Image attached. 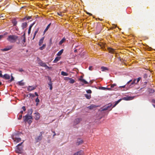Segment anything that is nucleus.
<instances>
[{"instance_id":"1","label":"nucleus","mask_w":155,"mask_h":155,"mask_svg":"<svg viewBox=\"0 0 155 155\" xmlns=\"http://www.w3.org/2000/svg\"><path fill=\"white\" fill-rule=\"evenodd\" d=\"M18 37L15 35H10L7 38V40L11 43H14L18 39Z\"/></svg>"},{"instance_id":"2","label":"nucleus","mask_w":155,"mask_h":155,"mask_svg":"<svg viewBox=\"0 0 155 155\" xmlns=\"http://www.w3.org/2000/svg\"><path fill=\"white\" fill-rule=\"evenodd\" d=\"M23 118L24 119V121L25 122H28V123L30 124L32 122V121L30 119H33L32 115H29L28 114H26L25 116L23 117Z\"/></svg>"},{"instance_id":"3","label":"nucleus","mask_w":155,"mask_h":155,"mask_svg":"<svg viewBox=\"0 0 155 155\" xmlns=\"http://www.w3.org/2000/svg\"><path fill=\"white\" fill-rule=\"evenodd\" d=\"M134 98V97L130 96H127L123 97L122 99H120L118 100L117 101H116L115 103L116 105H117L122 100L125 101H129L132 100Z\"/></svg>"},{"instance_id":"4","label":"nucleus","mask_w":155,"mask_h":155,"mask_svg":"<svg viewBox=\"0 0 155 155\" xmlns=\"http://www.w3.org/2000/svg\"><path fill=\"white\" fill-rule=\"evenodd\" d=\"M134 98V97L130 96H127L123 97L122 99H120L118 100L117 101H116L115 103L116 105H117L122 100L125 101H129L132 100Z\"/></svg>"},{"instance_id":"5","label":"nucleus","mask_w":155,"mask_h":155,"mask_svg":"<svg viewBox=\"0 0 155 155\" xmlns=\"http://www.w3.org/2000/svg\"><path fill=\"white\" fill-rule=\"evenodd\" d=\"M18 134H14L12 135V138L16 143L19 142L21 140V139L18 138Z\"/></svg>"},{"instance_id":"6","label":"nucleus","mask_w":155,"mask_h":155,"mask_svg":"<svg viewBox=\"0 0 155 155\" xmlns=\"http://www.w3.org/2000/svg\"><path fill=\"white\" fill-rule=\"evenodd\" d=\"M23 142L19 143L16 146L15 148V151L17 153H19L22 151L23 149V147L21 146V144L23 143Z\"/></svg>"},{"instance_id":"7","label":"nucleus","mask_w":155,"mask_h":155,"mask_svg":"<svg viewBox=\"0 0 155 155\" xmlns=\"http://www.w3.org/2000/svg\"><path fill=\"white\" fill-rule=\"evenodd\" d=\"M112 106V104H109L108 105H107L103 107L102 108V110L104 111L109 110Z\"/></svg>"},{"instance_id":"8","label":"nucleus","mask_w":155,"mask_h":155,"mask_svg":"<svg viewBox=\"0 0 155 155\" xmlns=\"http://www.w3.org/2000/svg\"><path fill=\"white\" fill-rule=\"evenodd\" d=\"M36 87V86H29L27 87V91H31L35 89Z\"/></svg>"},{"instance_id":"9","label":"nucleus","mask_w":155,"mask_h":155,"mask_svg":"<svg viewBox=\"0 0 155 155\" xmlns=\"http://www.w3.org/2000/svg\"><path fill=\"white\" fill-rule=\"evenodd\" d=\"M107 50L109 53L111 54L115 53V50L111 48L108 47L107 48Z\"/></svg>"},{"instance_id":"10","label":"nucleus","mask_w":155,"mask_h":155,"mask_svg":"<svg viewBox=\"0 0 155 155\" xmlns=\"http://www.w3.org/2000/svg\"><path fill=\"white\" fill-rule=\"evenodd\" d=\"M82 120L81 118H77L74 121V124H79Z\"/></svg>"},{"instance_id":"11","label":"nucleus","mask_w":155,"mask_h":155,"mask_svg":"<svg viewBox=\"0 0 155 155\" xmlns=\"http://www.w3.org/2000/svg\"><path fill=\"white\" fill-rule=\"evenodd\" d=\"M39 64L42 67H45V68H46L48 69H49L50 68L46 64H45V63L43 62L42 61H41L39 63Z\"/></svg>"},{"instance_id":"12","label":"nucleus","mask_w":155,"mask_h":155,"mask_svg":"<svg viewBox=\"0 0 155 155\" xmlns=\"http://www.w3.org/2000/svg\"><path fill=\"white\" fill-rule=\"evenodd\" d=\"M12 48V46L10 45V46H9L7 47L6 48H4L2 49V51H7L10 50Z\"/></svg>"},{"instance_id":"13","label":"nucleus","mask_w":155,"mask_h":155,"mask_svg":"<svg viewBox=\"0 0 155 155\" xmlns=\"http://www.w3.org/2000/svg\"><path fill=\"white\" fill-rule=\"evenodd\" d=\"M35 119L36 120H38L40 118V114L38 112L35 113Z\"/></svg>"},{"instance_id":"14","label":"nucleus","mask_w":155,"mask_h":155,"mask_svg":"<svg viewBox=\"0 0 155 155\" xmlns=\"http://www.w3.org/2000/svg\"><path fill=\"white\" fill-rule=\"evenodd\" d=\"M136 79H134L133 81H132V82H131L130 85L128 87L129 88H131V87H133V86H134V85L135 84H137L136 83Z\"/></svg>"},{"instance_id":"15","label":"nucleus","mask_w":155,"mask_h":155,"mask_svg":"<svg viewBox=\"0 0 155 155\" xmlns=\"http://www.w3.org/2000/svg\"><path fill=\"white\" fill-rule=\"evenodd\" d=\"M42 136L40 135L39 136L36 137L35 139L37 142H38L42 140Z\"/></svg>"},{"instance_id":"16","label":"nucleus","mask_w":155,"mask_h":155,"mask_svg":"<svg viewBox=\"0 0 155 155\" xmlns=\"http://www.w3.org/2000/svg\"><path fill=\"white\" fill-rule=\"evenodd\" d=\"M66 41V39L65 37H64L62 39L59 41V45H61L63 43L65 42Z\"/></svg>"},{"instance_id":"17","label":"nucleus","mask_w":155,"mask_h":155,"mask_svg":"<svg viewBox=\"0 0 155 155\" xmlns=\"http://www.w3.org/2000/svg\"><path fill=\"white\" fill-rule=\"evenodd\" d=\"M73 155H83V151L80 150L77 152L74 153Z\"/></svg>"},{"instance_id":"18","label":"nucleus","mask_w":155,"mask_h":155,"mask_svg":"<svg viewBox=\"0 0 155 155\" xmlns=\"http://www.w3.org/2000/svg\"><path fill=\"white\" fill-rule=\"evenodd\" d=\"M44 37H42L39 40L38 45L39 46H41L42 44L43 43V41L44 39Z\"/></svg>"},{"instance_id":"19","label":"nucleus","mask_w":155,"mask_h":155,"mask_svg":"<svg viewBox=\"0 0 155 155\" xmlns=\"http://www.w3.org/2000/svg\"><path fill=\"white\" fill-rule=\"evenodd\" d=\"M3 78L6 79H9L10 78V76L7 74H5L3 75Z\"/></svg>"},{"instance_id":"20","label":"nucleus","mask_w":155,"mask_h":155,"mask_svg":"<svg viewBox=\"0 0 155 155\" xmlns=\"http://www.w3.org/2000/svg\"><path fill=\"white\" fill-rule=\"evenodd\" d=\"M83 142V141L82 140L80 139H78L77 140L76 144L78 145H79L82 144Z\"/></svg>"},{"instance_id":"21","label":"nucleus","mask_w":155,"mask_h":155,"mask_svg":"<svg viewBox=\"0 0 155 155\" xmlns=\"http://www.w3.org/2000/svg\"><path fill=\"white\" fill-rule=\"evenodd\" d=\"M35 24V22H34L32 24H31V25L30 26L28 31V34H30V33L31 28Z\"/></svg>"},{"instance_id":"22","label":"nucleus","mask_w":155,"mask_h":155,"mask_svg":"<svg viewBox=\"0 0 155 155\" xmlns=\"http://www.w3.org/2000/svg\"><path fill=\"white\" fill-rule=\"evenodd\" d=\"M27 23L26 22H25L22 23L21 24V27L23 29H24L25 28L27 27Z\"/></svg>"},{"instance_id":"23","label":"nucleus","mask_w":155,"mask_h":155,"mask_svg":"<svg viewBox=\"0 0 155 155\" xmlns=\"http://www.w3.org/2000/svg\"><path fill=\"white\" fill-rule=\"evenodd\" d=\"M33 110L32 109H29L28 110V113L27 114L29 115H31L32 113Z\"/></svg>"},{"instance_id":"24","label":"nucleus","mask_w":155,"mask_h":155,"mask_svg":"<svg viewBox=\"0 0 155 155\" xmlns=\"http://www.w3.org/2000/svg\"><path fill=\"white\" fill-rule=\"evenodd\" d=\"M79 80L81 81L84 83L85 84H87L88 83L83 78H80Z\"/></svg>"},{"instance_id":"25","label":"nucleus","mask_w":155,"mask_h":155,"mask_svg":"<svg viewBox=\"0 0 155 155\" xmlns=\"http://www.w3.org/2000/svg\"><path fill=\"white\" fill-rule=\"evenodd\" d=\"M101 69L102 71H108V69L107 68L104 66L102 67L101 68Z\"/></svg>"},{"instance_id":"26","label":"nucleus","mask_w":155,"mask_h":155,"mask_svg":"<svg viewBox=\"0 0 155 155\" xmlns=\"http://www.w3.org/2000/svg\"><path fill=\"white\" fill-rule=\"evenodd\" d=\"M64 51V50L63 49H61L60 51H59L58 53L57 54V55L58 56H60L63 53Z\"/></svg>"},{"instance_id":"27","label":"nucleus","mask_w":155,"mask_h":155,"mask_svg":"<svg viewBox=\"0 0 155 155\" xmlns=\"http://www.w3.org/2000/svg\"><path fill=\"white\" fill-rule=\"evenodd\" d=\"M61 75L64 76H67L68 75V74L63 71H62L61 73Z\"/></svg>"},{"instance_id":"28","label":"nucleus","mask_w":155,"mask_h":155,"mask_svg":"<svg viewBox=\"0 0 155 155\" xmlns=\"http://www.w3.org/2000/svg\"><path fill=\"white\" fill-rule=\"evenodd\" d=\"M48 80L50 81L48 83V84L50 86H52V83L51 81V78L50 77H48Z\"/></svg>"},{"instance_id":"29","label":"nucleus","mask_w":155,"mask_h":155,"mask_svg":"<svg viewBox=\"0 0 155 155\" xmlns=\"http://www.w3.org/2000/svg\"><path fill=\"white\" fill-rule=\"evenodd\" d=\"M60 57H57L55 58V59H54L53 61V62L54 63H56L57 62H58L60 60Z\"/></svg>"},{"instance_id":"30","label":"nucleus","mask_w":155,"mask_h":155,"mask_svg":"<svg viewBox=\"0 0 155 155\" xmlns=\"http://www.w3.org/2000/svg\"><path fill=\"white\" fill-rule=\"evenodd\" d=\"M12 22L14 26L16 25L17 23V21L15 19L13 20Z\"/></svg>"},{"instance_id":"31","label":"nucleus","mask_w":155,"mask_h":155,"mask_svg":"<svg viewBox=\"0 0 155 155\" xmlns=\"http://www.w3.org/2000/svg\"><path fill=\"white\" fill-rule=\"evenodd\" d=\"M69 83L71 84H73L75 82V81L74 80L72 79L71 78H70V79H69Z\"/></svg>"},{"instance_id":"32","label":"nucleus","mask_w":155,"mask_h":155,"mask_svg":"<svg viewBox=\"0 0 155 155\" xmlns=\"http://www.w3.org/2000/svg\"><path fill=\"white\" fill-rule=\"evenodd\" d=\"M85 97L88 99H90L91 98V95L90 94H85Z\"/></svg>"},{"instance_id":"33","label":"nucleus","mask_w":155,"mask_h":155,"mask_svg":"<svg viewBox=\"0 0 155 155\" xmlns=\"http://www.w3.org/2000/svg\"><path fill=\"white\" fill-rule=\"evenodd\" d=\"M46 46V44H44L42 46L40 47L39 48V49L41 50H42L45 48Z\"/></svg>"},{"instance_id":"34","label":"nucleus","mask_w":155,"mask_h":155,"mask_svg":"<svg viewBox=\"0 0 155 155\" xmlns=\"http://www.w3.org/2000/svg\"><path fill=\"white\" fill-rule=\"evenodd\" d=\"M23 37V39L22 40V42L23 43V44H24V43H25L26 41V38L25 37V34H24L22 36Z\"/></svg>"},{"instance_id":"35","label":"nucleus","mask_w":155,"mask_h":155,"mask_svg":"<svg viewBox=\"0 0 155 155\" xmlns=\"http://www.w3.org/2000/svg\"><path fill=\"white\" fill-rule=\"evenodd\" d=\"M50 25L51 24H49L46 27V28L44 30V33H45L48 30V29L49 28L50 26Z\"/></svg>"},{"instance_id":"36","label":"nucleus","mask_w":155,"mask_h":155,"mask_svg":"<svg viewBox=\"0 0 155 155\" xmlns=\"http://www.w3.org/2000/svg\"><path fill=\"white\" fill-rule=\"evenodd\" d=\"M95 107L94 105H91L87 107V108H89L90 109H92L93 108H95Z\"/></svg>"},{"instance_id":"37","label":"nucleus","mask_w":155,"mask_h":155,"mask_svg":"<svg viewBox=\"0 0 155 155\" xmlns=\"http://www.w3.org/2000/svg\"><path fill=\"white\" fill-rule=\"evenodd\" d=\"M18 83L19 85L20 86H24V83L23 82H22V81H19Z\"/></svg>"},{"instance_id":"38","label":"nucleus","mask_w":155,"mask_h":155,"mask_svg":"<svg viewBox=\"0 0 155 155\" xmlns=\"http://www.w3.org/2000/svg\"><path fill=\"white\" fill-rule=\"evenodd\" d=\"M149 93H153L154 92V91L152 89H150L149 90Z\"/></svg>"},{"instance_id":"39","label":"nucleus","mask_w":155,"mask_h":155,"mask_svg":"<svg viewBox=\"0 0 155 155\" xmlns=\"http://www.w3.org/2000/svg\"><path fill=\"white\" fill-rule=\"evenodd\" d=\"M70 78L67 77H64V80L65 81H68L70 79Z\"/></svg>"},{"instance_id":"40","label":"nucleus","mask_w":155,"mask_h":155,"mask_svg":"<svg viewBox=\"0 0 155 155\" xmlns=\"http://www.w3.org/2000/svg\"><path fill=\"white\" fill-rule=\"evenodd\" d=\"M86 92L87 93L91 94L92 93V91L91 90H88L86 91Z\"/></svg>"},{"instance_id":"41","label":"nucleus","mask_w":155,"mask_h":155,"mask_svg":"<svg viewBox=\"0 0 155 155\" xmlns=\"http://www.w3.org/2000/svg\"><path fill=\"white\" fill-rule=\"evenodd\" d=\"M38 30H39V28H38L36 29V30L35 31V32L34 33V35H36V34H37V33L38 32Z\"/></svg>"},{"instance_id":"42","label":"nucleus","mask_w":155,"mask_h":155,"mask_svg":"<svg viewBox=\"0 0 155 155\" xmlns=\"http://www.w3.org/2000/svg\"><path fill=\"white\" fill-rule=\"evenodd\" d=\"M39 100L38 98V97L35 99V102H37V103H38L39 102Z\"/></svg>"},{"instance_id":"43","label":"nucleus","mask_w":155,"mask_h":155,"mask_svg":"<svg viewBox=\"0 0 155 155\" xmlns=\"http://www.w3.org/2000/svg\"><path fill=\"white\" fill-rule=\"evenodd\" d=\"M141 79V78H140V77H139L138 78H137L136 83L137 84L138 83L139 81H140V80Z\"/></svg>"},{"instance_id":"44","label":"nucleus","mask_w":155,"mask_h":155,"mask_svg":"<svg viewBox=\"0 0 155 155\" xmlns=\"http://www.w3.org/2000/svg\"><path fill=\"white\" fill-rule=\"evenodd\" d=\"M13 80H14V78L12 76H11V79L9 81L10 82H11Z\"/></svg>"},{"instance_id":"45","label":"nucleus","mask_w":155,"mask_h":155,"mask_svg":"<svg viewBox=\"0 0 155 155\" xmlns=\"http://www.w3.org/2000/svg\"><path fill=\"white\" fill-rule=\"evenodd\" d=\"M116 86V84H112L111 85V87L113 88L114 86Z\"/></svg>"},{"instance_id":"46","label":"nucleus","mask_w":155,"mask_h":155,"mask_svg":"<svg viewBox=\"0 0 155 155\" xmlns=\"http://www.w3.org/2000/svg\"><path fill=\"white\" fill-rule=\"evenodd\" d=\"M89 69L90 71H92L93 70V67L92 66H90L89 67Z\"/></svg>"},{"instance_id":"47","label":"nucleus","mask_w":155,"mask_h":155,"mask_svg":"<svg viewBox=\"0 0 155 155\" xmlns=\"http://www.w3.org/2000/svg\"><path fill=\"white\" fill-rule=\"evenodd\" d=\"M29 95L30 96L32 97H35V95L33 94H32L30 93L29 94Z\"/></svg>"},{"instance_id":"48","label":"nucleus","mask_w":155,"mask_h":155,"mask_svg":"<svg viewBox=\"0 0 155 155\" xmlns=\"http://www.w3.org/2000/svg\"><path fill=\"white\" fill-rule=\"evenodd\" d=\"M22 115L21 114L19 115V116L18 119V120H20L22 118Z\"/></svg>"},{"instance_id":"49","label":"nucleus","mask_w":155,"mask_h":155,"mask_svg":"<svg viewBox=\"0 0 155 155\" xmlns=\"http://www.w3.org/2000/svg\"><path fill=\"white\" fill-rule=\"evenodd\" d=\"M132 80H130L129 81H128L126 84V85H128V84H129L130 83V82H131L132 81Z\"/></svg>"},{"instance_id":"50","label":"nucleus","mask_w":155,"mask_h":155,"mask_svg":"<svg viewBox=\"0 0 155 155\" xmlns=\"http://www.w3.org/2000/svg\"><path fill=\"white\" fill-rule=\"evenodd\" d=\"M18 71L19 72H22L24 71V70L22 68H20L18 69Z\"/></svg>"},{"instance_id":"51","label":"nucleus","mask_w":155,"mask_h":155,"mask_svg":"<svg viewBox=\"0 0 155 155\" xmlns=\"http://www.w3.org/2000/svg\"><path fill=\"white\" fill-rule=\"evenodd\" d=\"M22 109L23 110V111H25L26 110L25 107V106H23L22 107Z\"/></svg>"},{"instance_id":"52","label":"nucleus","mask_w":155,"mask_h":155,"mask_svg":"<svg viewBox=\"0 0 155 155\" xmlns=\"http://www.w3.org/2000/svg\"><path fill=\"white\" fill-rule=\"evenodd\" d=\"M101 89L103 90H106V87H101Z\"/></svg>"},{"instance_id":"53","label":"nucleus","mask_w":155,"mask_h":155,"mask_svg":"<svg viewBox=\"0 0 155 155\" xmlns=\"http://www.w3.org/2000/svg\"><path fill=\"white\" fill-rule=\"evenodd\" d=\"M44 131H41L40 132V135L42 136V134H44Z\"/></svg>"},{"instance_id":"54","label":"nucleus","mask_w":155,"mask_h":155,"mask_svg":"<svg viewBox=\"0 0 155 155\" xmlns=\"http://www.w3.org/2000/svg\"><path fill=\"white\" fill-rule=\"evenodd\" d=\"M1 72H2L0 71V77H2L3 78V75H2Z\"/></svg>"},{"instance_id":"55","label":"nucleus","mask_w":155,"mask_h":155,"mask_svg":"<svg viewBox=\"0 0 155 155\" xmlns=\"http://www.w3.org/2000/svg\"><path fill=\"white\" fill-rule=\"evenodd\" d=\"M86 13L87 14L89 15H90V16H92V14H91V13H90L89 12H87Z\"/></svg>"},{"instance_id":"56","label":"nucleus","mask_w":155,"mask_h":155,"mask_svg":"<svg viewBox=\"0 0 155 155\" xmlns=\"http://www.w3.org/2000/svg\"><path fill=\"white\" fill-rule=\"evenodd\" d=\"M52 132L54 133V134L53 135V137H54V136L56 135V134L54 131H52Z\"/></svg>"},{"instance_id":"57","label":"nucleus","mask_w":155,"mask_h":155,"mask_svg":"<svg viewBox=\"0 0 155 155\" xmlns=\"http://www.w3.org/2000/svg\"><path fill=\"white\" fill-rule=\"evenodd\" d=\"M26 18H27V20H29V19H30L31 18V17H28Z\"/></svg>"},{"instance_id":"58","label":"nucleus","mask_w":155,"mask_h":155,"mask_svg":"<svg viewBox=\"0 0 155 155\" xmlns=\"http://www.w3.org/2000/svg\"><path fill=\"white\" fill-rule=\"evenodd\" d=\"M4 37L3 35H0V40Z\"/></svg>"},{"instance_id":"59","label":"nucleus","mask_w":155,"mask_h":155,"mask_svg":"<svg viewBox=\"0 0 155 155\" xmlns=\"http://www.w3.org/2000/svg\"><path fill=\"white\" fill-rule=\"evenodd\" d=\"M116 106V104H115L114 105V106H113V107L112 108H110V109L109 110H111L112 109V108L114 107H115Z\"/></svg>"},{"instance_id":"60","label":"nucleus","mask_w":155,"mask_h":155,"mask_svg":"<svg viewBox=\"0 0 155 155\" xmlns=\"http://www.w3.org/2000/svg\"><path fill=\"white\" fill-rule=\"evenodd\" d=\"M35 95L37 96V97H38V93H37V92H35Z\"/></svg>"},{"instance_id":"61","label":"nucleus","mask_w":155,"mask_h":155,"mask_svg":"<svg viewBox=\"0 0 155 155\" xmlns=\"http://www.w3.org/2000/svg\"><path fill=\"white\" fill-rule=\"evenodd\" d=\"M152 102L153 103H155V100H154V99L152 100Z\"/></svg>"},{"instance_id":"62","label":"nucleus","mask_w":155,"mask_h":155,"mask_svg":"<svg viewBox=\"0 0 155 155\" xmlns=\"http://www.w3.org/2000/svg\"><path fill=\"white\" fill-rule=\"evenodd\" d=\"M126 85H124L123 86H120L119 87H122V88H124L125 87Z\"/></svg>"},{"instance_id":"63","label":"nucleus","mask_w":155,"mask_h":155,"mask_svg":"<svg viewBox=\"0 0 155 155\" xmlns=\"http://www.w3.org/2000/svg\"><path fill=\"white\" fill-rule=\"evenodd\" d=\"M58 15L61 16H62V15L61 13H58Z\"/></svg>"},{"instance_id":"64","label":"nucleus","mask_w":155,"mask_h":155,"mask_svg":"<svg viewBox=\"0 0 155 155\" xmlns=\"http://www.w3.org/2000/svg\"><path fill=\"white\" fill-rule=\"evenodd\" d=\"M111 88H107L106 87V90H111Z\"/></svg>"}]
</instances>
